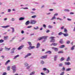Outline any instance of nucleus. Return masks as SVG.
Here are the masks:
<instances>
[{
  "mask_svg": "<svg viewBox=\"0 0 75 75\" xmlns=\"http://www.w3.org/2000/svg\"><path fill=\"white\" fill-rule=\"evenodd\" d=\"M47 38H48V36H42L38 38V40L40 41V40H43V39L45 40V39H47Z\"/></svg>",
  "mask_w": 75,
  "mask_h": 75,
  "instance_id": "1",
  "label": "nucleus"
},
{
  "mask_svg": "<svg viewBox=\"0 0 75 75\" xmlns=\"http://www.w3.org/2000/svg\"><path fill=\"white\" fill-rule=\"evenodd\" d=\"M11 69L13 70V73L16 72V66L13 65L12 66V67L11 68Z\"/></svg>",
  "mask_w": 75,
  "mask_h": 75,
  "instance_id": "2",
  "label": "nucleus"
},
{
  "mask_svg": "<svg viewBox=\"0 0 75 75\" xmlns=\"http://www.w3.org/2000/svg\"><path fill=\"white\" fill-rule=\"evenodd\" d=\"M50 38L51 39L50 41V42H55V39H54V38H55V37L51 36L50 37Z\"/></svg>",
  "mask_w": 75,
  "mask_h": 75,
  "instance_id": "3",
  "label": "nucleus"
},
{
  "mask_svg": "<svg viewBox=\"0 0 75 75\" xmlns=\"http://www.w3.org/2000/svg\"><path fill=\"white\" fill-rule=\"evenodd\" d=\"M36 21L34 20H31L30 21V23L31 24H35L36 23Z\"/></svg>",
  "mask_w": 75,
  "mask_h": 75,
  "instance_id": "4",
  "label": "nucleus"
},
{
  "mask_svg": "<svg viewBox=\"0 0 75 75\" xmlns=\"http://www.w3.org/2000/svg\"><path fill=\"white\" fill-rule=\"evenodd\" d=\"M47 58V55H46L42 56L40 57L41 59H45Z\"/></svg>",
  "mask_w": 75,
  "mask_h": 75,
  "instance_id": "5",
  "label": "nucleus"
},
{
  "mask_svg": "<svg viewBox=\"0 0 75 75\" xmlns=\"http://www.w3.org/2000/svg\"><path fill=\"white\" fill-rule=\"evenodd\" d=\"M24 47V45H22L21 46H20L18 48V50H21V49H22V48H23V47Z\"/></svg>",
  "mask_w": 75,
  "mask_h": 75,
  "instance_id": "6",
  "label": "nucleus"
},
{
  "mask_svg": "<svg viewBox=\"0 0 75 75\" xmlns=\"http://www.w3.org/2000/svg\"><path fill=\"white\" fill-rule=\"evenodd\" d=\"M52 49H54V51H56V52H57L58 51V49L57 48L54 47H52Z\"/></svg>",
  "mask_w": 75,
  "mask_h": 75,
  "instance_id": "7",
  "label": "nucleus"
},
{
  "mask_svg": "<svg viewBox=\"0 0 75 75\" xmlns=\"http://www.w3.org/2000/svg\"><path fill=\"white\" fill-rule=\"evenodd\" d=\"M31 55V53H28V54L26 55L25 56V58H27V57H29V56H30V55Z\"/></svg>",
  "mask_w": 75,
  "mask_h": 75,
  "instance_id": "8",
  "label": "nucleus"
},
{
  "mask_svg": "<svg viewBox=\"0 0 75 75\" xmlns=\"http://www.w3.org/2000/svg\"><path fill=\"white\" fill-rule=\"evenodd\" d=\"M30 21H28L26 22L25 24V25H28V24H30Z\"/></svg>",
  "mask_w": 75,
  "mask_h": 75,
  "instance_id": "9",
  "label": "nucleus"
},
{
  "mask_svg": "<svg viewBox=\"0 0 75 75\" xmlns=\"http://www.w3.org/2000/svg\"><path fill=\"white\" fill-rule=\"evenodd\" d=\"M65 64L67 65H70V64H71V63L69 62H65Z\"/></svg>",
  "mask_w": 75,
  "mask_h": 75,
  "instance_id": "10",
  "label": "nucleus"
},
{
  "mask_svg": "<svg viewBox=\"0 0 75 75\" xmlns=\"http://www.w3.org/2000/svg\"><path fill=\"white\" fill-rule=\"evenodd\" d=\"M52 45H53L54 46H56V45H58V44L55 43H54L51 44V45L52 46Z\"/></svg>",
  "mask_w": 75,
  "mask_h": 75,
  "instance_id": "11",
  "label": "nucleus"
},
{
  "mask_svg": "<svg viewBox=\"0 0 75 75\" xmlns=\"http://www.w3.org/2000/svg\"><path fill=\"white\" fill-rule=\"evenodd\" d=\"M63 34L65 37L68 36V33H63Z\"/></svg>",
  "mask_w": 75,
  "mask_h": 75,
  "instance_id": "12",
  "label": "nucleus"
},
{
  "mask_svg": "<svg viewBox=\"0 0 75 75\" xmlns=\"http://www.w3.org/2000/svg\"><path fill=\"white\" fill-rule=\"evenodd\" d=\"M50 54L51 53V52L50 51H48L45 52V54Z\"/></svg>",
  "mask_w": 75,
  "mask_h": 75,
  "instance_id": "13",
  "label": "nucleus"
},
{
  "mask_svg": "<svg viewBox=\"0 0 75 75\" xmlns=\"http://www.w3.org/2000/svg\"><path fill=\"white\" fill-rule=\"evenodd\" d=\"M10 27V25H7L6 26H2V27L3 28H7V27Z\"/></svg>",
  "mask_w": 75,
  "mask_h": 75,
  "instance_id": "14",
  "label": "nucleus"
},
{
  "mask_svg": "<svg viewBox=\"0 0 75 75\" xmlns=\"http://www.w3.org/2000/svg\"><path fill=\"white\" fill-rule=\"evenodd\" d=\"M40 46V44L39 43H37L36 48H39Z\"/></svg>",
  "mask_w": 75,
  "mask_h": 75,
  "instance_id": "15",
  "label": "nucleus"
},
{
  "mask_svg": "<svg viewBox=\"0 0 75 75\" xmlns=\"http://www.w3.org/2000/svg\"><path fill=\"white\" fill-rule=\"evenodd\" d=\"M24 20V18L21 17L19 19V20H20L21 21V20Z\"/></svg>",
  "mask_w": 75,
  "mask_h": 75,
  "instance_id": "16",
  "label": "nucleus"
},
{
  "mask_svg": "<svg viewBox=\"0 0 75 75\" xmlns=\"http://www.w3.org/2000/svg\"><path fill=\"white\" fill-rule=\"evenodd\" d=\"M65 47V45H62L60 46V47H59V48H64Z\"/></svg>",
  "mask_w": 75,
  "mask_h": 75,
  "instance_id": "17",
  "label": "nucleus"
},
{
  "mask_svg": "<svg viewBox=\"0 0 75 75\" xmlns=\"http://www.w3.org/2000/svg\"><path fill=\"white\" fill-rule=\"evenodd\" d=\"M64 52L62 50L60 51H59L58 52V54H61V53H63Z\"/></svg>",
  "mask_w": 75,
  "mask_h": 75,
  "instance_id": "18",
  "label": "nucleus"
},
{
  "mask_svg": "<svg viewBox=\"0 0 75 75\" xmlns=\"http://www.w3.org/2000/svg\"><path fill=\"white\" fill-rule=\"evenodd\" d=\"M10 62V60H8V61L6 62V63H5V65H7L8 63H9Z\"/></svg>",
  "mask_w": 75,
  "mask_h": 75,
  "instance_id": "19",
  "label": "nucleus"
},
{
  "mask_svg": "<svg viewBox=\"0 0 75 75\" xmlns=\"http://www.w3.org/2000/svg\"><path fill=\"white\" fill-rule=\"evenodd\" d=\"M5 49L6 50V51H9V50H10V49H11V48H7L6 47H5Z\"/></svg>",
  "mask_w": 75,
  "mask_h": 75,
  "instance_id": "20",
  "label": "nucleus"
},
{
  "mask_svg": "<svg viewBox=\"0 0 75 75\" xmlns=\"http://www.w3.org/2000/svg\"><path fill=\"white\" fill-rule=\"evenodd\" d=\"M75 47V45L73 46L71 49V50H74V48Z\"/></svg>",
  "mask_w": 75,
  "mask_h": 75,
  "instance_id": "21",
  "label": "nucleus"
},
{
  "mask_svg": "<svg viewBox=\"0 0 75 75\" xmlns=\"http://www.w3.org/2000/svg\"><path fill=\"white\" fill-rule=\"evenodd\" d=\"M64 32H65V33H68L67 30V29L66 28H64Z\"/></svg>",
  "mask_w": 75,
  "mask_h": 75,
  "instance_id": "22",
  "label": "nucleus"
},
{
  "mask_svg": "<svg viewBox=\"0 0 75 75\" xmlns=\"http://www.w3.org/2000/svg\"><path fill=\"white\" fill-rule=\"evenodd\" d=\"M28 43L30 46H31L32 45V44H31V43L30 42H28Z\"/></svg>",
  "mask_w": 75,
  "mask_h": 75,
  "instance_id": "23",
  "label": "nucleus"
},
{
  "mask_svg": "<svg viewBox=\"0 0 75 75\" xmlns=\"http://www.w3.org/2000/svg\"><path fill=\"white\" fill-rule=\"evenodd\" d=\"M70 60V57H68L67 59V61H69Z\"/></svg>",
  "mask_w": 75,
  "mask_h": 75,
  "instance_id": "24",
  "label": "nucleus"
},
{
  "mask_svg": "<svg viewBox=\"0 0 75 75\" xmlns=\"http://www.w3.org/2000/svg\"><path fill=\"white\" fill-rule=\"evenodd\" d=\"M65 59V58L64 57H62L61 58V59L60 60L61 61H64Z\"/></svg>",
  "mask_w": 75,
  "mask_h": 75,
  "instance_id": "25",
  "label": "nucleus"
},
{
  "mask_svg": "<svg viewBox=\"0 0 75 75\" xmlns=\"http://www.w3.org/2000/svg\"><path fill=\"white\" fill-rule=\"evenodd\" d=\"M4 40H7V38H8V36H5L4 37Z\"/></svg>",
  "mask_w": 75,
  "mask_h": 75,
  "instance_id": "26",
  "label": "nucleus"
},
{
  "mask_svg": "<svg viewBox=\"0 0 75 75\" xmlns=\"http://www.w3.org/2000/svg\"><path fill=\"white\" fill-rule=\"evenodd\" d=\"M35 74V72L33 71L30 74V75H33V74Z\"/></svg>",
  "mask_w": 75,
  "mask_h": 75,
  "instance_id": "27",
  "label": "nucleus"
},
{
  "mask_svg": "<svg viewBox=\"0 0 75 75\" xmlns=\"http://www.w3.org/2000/svg\"><path fill=\"white\" fill-rule=\"evenodd\" d=\"M4 42V40H0V43H2Z\"/></svg>",
  "mask_w": 75,
  "mask_h": 75,
  "instance_id": "28",
  "label": "nucleus"
},
{
  "mask_svg": "<svg viewBox=\"0 0 75 75\" xmlns=\"http://www.w3.org/2000/svg\"><path fill=\"white\" fill-rule=\"evenodd\" d=\"M19 57V55H17L15 56V57L14 58V59H16V58H17V57Z\"/></svg>",
  "mask_w": 75,
  "mask_h": 75,
  "instance_id": "29",
  "label": "nucleus"
},
{
  "mask_svg": "<svg viewBox=\"0 0 75 75\" xmlns=\"http://www.w3.org/2000/svg\"><path fill=\"white\" fill-rule=\"evenodd\" d=\"M59 42H60L61 44H62L63 43V41H62V40H61L59 41Z\"/></svg>",
  "mask_w": 75,
  "mask_h": 75,
  "instance_id": "30",
  "label": "nucleus"
},
{
  "mask_svg": "<svg viewBox=\"0 0 75 75\" xmlns=\"http://www.w3.org/2000/svg\"><path fill=\"white\" fill-rule=\"evenodd\" d=\"M48 28H52V26L51 25H49L48 26Z\"/></svg>",
  "mask_w": 75,
  "mask_h": 75,
  "instance_id": "31",
  "label": "nucleus"
},
{
  "mask_svg": "<svg viewBox=\"0 0 75 75\" xmlns=\"http://www.w3.org/2000/svg\"><path fill=\"white\" fill-rule=\"evenodd\" d=\"M57 20H60L61 21H62V19L59 18H57Z\"/></svg>",
  "mask_w": 75,
  "mask_h": 75,
  "instance_id": "32",
  "label": "nucleus"
},
{
  "mask_svg": "<svg viewBox=\"0 0 75 75\" xmlns=\"http://www.w3.org/2000/svg\"><path fill=\"white\" fill-rule=\"evenodd\" d=\"M62 34H63V33H62V32H60L58 34V35H62Z\"/></svg>",
  "mask_w": 75,
  "mask_h": 75,
  "instance_id": "33",
  "label": "nucleus"
},
{
  "mask_svg": "<svg viewBox=\"0 0 75 75\" xmlns=\"http://www.w3.org/2000/svg\"><path fill=\"white\" fill-rule=\"evenodd\" d=\"M62 69V71H65V67H63Z\"/></svg>",
  "mask_w": 75,
  "mask_h": 75,
  "instance_id": "34",
  "label": "nucleus"
},
{
  "mask_svg": "<svg viewBox=\"0 0 75 75\" xmlns=\"http://www.w3.org/2000/svg\"><path fill=\"white\" fill-rule=\"evenodd\" d=\"M55 19V16H54L53 17L52 19H51V20H54V19Z\"/></svg>",
  "mask_w": 75,
  "mask_h": 75,
  "instance_id": "35",
  "label": "nucleus"
},
{
  "mask_svg": "<svg viewBox=\"0 0 75 75\" xmlns=\"http://www.w3.org/2000/svg\"><path fill=\"white\" fill-rule=\"evenodd\" d=\"M71 68H69V69H66V71H70V70H71Z\"/></svg>",
  "mask_w": 75,
  "mask_h": 75,
  "instance_id": "36",
  "label": "nucleus"
},
{
  "mask_svg": "<svg viewBox=\"0 0 75 75\" xmlns=\"http://www.w3.org/2000/svg\"><path fill=\"white\" fill-rule=\"evenodd\" d=\"M25 67H27V66H28V64L27 63H25Z\"/></svg>",
  "mask_w": 75,
  "mask_h": 75,
  "instance_id": "37",
  "label": "nucleus"
},
{
  "mask_svg": "<svg viewBox=\"0 0 75 75\" xmlns=\"http://www.w3.org/2000/svg\"><path fill=\"white\" fill-rule=\"evenodd\" d=\"M34 30H37V29H38V26H37L36 27V28L35 27H34Z\"/></svg>",
  "mask_w": 75,
  "mask_h": 75,
  "instance_id": "38",
  "label": "nucleus"
},
{
  "mask_svg": "<svg viewBox=\"0 0 75 75\" xmlns=\"http://www.w3.org/2000/svg\"><path fill=\"white\" fill-rule=\"evenodd\" d=\"M35 17H36V15L32 16V18H35Z\"/></svg>",
  "mask_w": 75,
  "mask_h": 75,
  "instance_id": "39",
  "label": "nucleus"
},
{
  "mask_svg": "<svg viewBox=\"0 0 75 75\" xmlns=\"http://www.w3.org/2000/svg\"><path fill=\"white\" fill-rule=\"evenodd\" d=\"M10 67L8 66V67L7 68L8 71H9V70H10Z\"/></svg>",
  "mask_w": 75,
  "mask_h": 75,
  "instance_id": "40",
  "label": "nucleus"
},
{
  "mask_svg": "<svg viewBox=\"0 0 75 75\" xmlns=\"http://www.w3.org/2000/svg\"><path fill=\"white\" fill-rule=\"evenodd\" d=\"M64 72L63 71L60 74V75H64Z\"/></svg>",
  "mask_w": 75,
  "mask_h": 75,
  "instance_id": "41",
  "label": "nucleus"
},
{
  "mask_svg": "<svg viewBox=\"0 0 75 75\" xmlns=\"http://www.w3.org/2000/svg\"><path fill=\"white\" fill-rule=\"evenodd\" d=\"M59 67H62V64L61 63L59 64Z\"/></svg>",
  "mask_w": 75,
  "mask_h": 75,
  "instance_id": "42",
  "label": "nucleus"
},
{
  "mask_svg": "<svg viewBox=\"0 0 75 75\" xmlns=\"http://www.w3.org/2000/svg\"><path fill=\"white\" fill-rule=\"evenodd\" d=\"M12 33H14V29L13 28H12Z\"/></svg>",
  "mask_w": 75,
  "mask_h": 75,
  "instance_id": "43",
  "label": "nucleus"
},
{
  "mask_svg": "<svg viewBox=\"0 0 75 75\" xmlns=\"http://www.w3.org/2000/svg\"><path fill=\"white\" fill-rule=\"evenodd\" d=\"M64 11H65L69 12V10L68 9H65L64 10Z\"/></svg>",
  "mask_w": 75,
  "mask_h": 75,
  "instance_id": "44",
  "label": "nucleus"
},
{
  "mask_svg": "<svg viewBox=\"0 0 75 75\" xmlns=\"http://www.w3.org/2000/svg\"><path fill=\"white\" fill-rule=\"evenodd\" d=\"M7 75V73H6V72H4L3 73L2 75Z\"/></svg>",
  "mask_w": 75,
  "mask_h": 75,
  "instance_id": "45",
  "label": "nucleus"
},
{
  "mask_svg": "<svg viewBox=\"0 0 75 75\" xmlns=\"http://www.w3.org/2000/svg\"><path fill=\"white\" fill-rule=\"evenodd\" d=\"M28 50H31V46L28 47Z\"/></svg>",
  "mask_w": 75,
  "mask_h": 75,
  "instance_id": "46",
  "label": "nucleus"
},
{
  "mask_svg": "<svg viewBox=\"0 0 75 75\" xmlns=\"http://www.w3.org/2000/svg\"><path fill=\"white\" fill-rule=\"evenodd\" d=\"M41 64H44V62L43 61H42L41 62Z\"/></svg>",
  "mask_w": 75,
  "mask_h": 75,
  "instance_id": "47",
  "label": "nucleus"
},
{
  "mask_svg": "<svg viewBox=\"0 0 75 75\" xmlns=\"http://www.w3.org/2000/svg\"><path fill=\"white\" fill-rule=\"evenodd\" d=\"M43 71H47V69L46 68H44L43 69Z\"/></svg>",
  "mask_w": 75,
  "mask_h": 75,
  "instance_id": "48",
  "label": "nucleus"
},
{
  "mask_svg": "<svg viewBox=\"0 0 75 75\" xmlns=\"http://www.w3.org/2000/svg\"><path fill=\"white\" fill-rule=\"evenodd\" d=\"M31 47V49H33V48H35V46H30Z\"/></svg>",
  "mask_w": 75,
  "mask_h": 75,
  "instance_id": "49",
  "label": "nucleus"
},
{
  "mask_svg": "<svg viewBox=\"0 0 75 75\" xmlns=\"http://www.w3.org/2000/svg\"><path fill=\"white\" fill-rule=\"evenodd\" d=\"M67 44H69V43H70V41H67Z\"/></svg>",
  "mask_w": 75,
  "mask_h": 75,
  "instance_id": "50",
  "label": "nucleus"
},
{
  "mask_svg": "<svg viewBox=\"0 0 75 75\" xmlns=\"http://www.w3.org/2000/svg\"><path fill=\"white\" fill-rule=\"evenodd\" d=\"M65 26H63L62 27H61V30H63V29H64V27Z\"/></svg>",
  "mask_w": 75,
  "mask_h": 75,
  "instance_id": "51",
  "label": "nucleus"
},
{
  "mask_svg": "<svg viewBox=\"0 0 75 75\" xmlns=\"http://www.w3.org/2000/svg\"><path fill=\"white\" fill-rule=\"evenodd\" d=\"M50 30H47V31H46V32L47 33H49V32H50Z\"/></svg>",
  "mask_w": 75,
  "mask_h": 75,
  "instance_id": "52",
  "label": "nucleus"
},
{
  "mask_svg": "<svg viewBox=\"0 0 75 75\" xmlns=\"http://www.w3.org/2000/svg\"><path fill=\"white\" fill-rule=\"evenodd\" d=\"M43 27H44V28H46V25L45 24H44L43 25Z\"/></svg>",
  "mask_w": 75,
  "mask_h": 75,
  "instance_id": "53",
  "label": "nucleus"
},
{
  "mask_svg": "<svg viewBox=\"0 0 75 75\" xmlns=\"http://www.w3.org/2000/svg\"><path fill=\"white\" fill-rule=\"evenodd\" d=\"M67 20H68V21H71V19H69V18H67Z\"/></svg>",
  "mask_w": 75,
  "mask_h": 75,
  "instance_id": "54",
  "label": "nucleus"
},
{
  "mask_svg": "<svg viewBox=\"0 0 75 75\" xmlns=\"http://www.w3.org/2000/svg\"><path fill=\"white\" fill-rule=\"evenodd\" d=\"M30 67H31V66H28V67L27 68V69H29L30 68Z\"/></svg>",
  "mask_w": 75,
  "mask_h": 75,
  "instance_id": "55",
  "label": "nucleus"
},
{
  "mask_svg": "<svg viewBox=\"0 0 75 75\" xmlns=\"http://www.w3.org/2000/svg\"><path fill=\"white\" fill-rule=\"evenodd\" d=\"M31 27H32V26H28L27 27V28H31Z\"/></svg>",
  "mask_w": 75,
  "mask_h": 75,
  "instance_id": "56",
  "label": "nucleus"
},
{
  "mask_svg": "<svg viewBox=\"0 0 75 75\" xmlns=\"http://www.w3.org/2000/svg\"><path fill=\"white\" fill-rule=\"evenodd\" d=\"M24 31L23 30H22L21 32V33L22 34H24Z\"/></svg>",
  "mask_w": 75,
  "mask_h": 75,
  "instance_id": "57",
  "label": "nucleus"
},
{
  "mask_svg": "<svg viewBox=\"0 0 75 75\" xmlns=\"http://www.w3.org/2000/svg\"><path fill=\"white\" fill-rule=\"evenodd\" d=\"M41 74L42 75H45V74L44 73H41Z\"/></svg>",
  "mask_w": 75,
  "mask_h": 75,
  "instance_id": "58",
  "label": "nucleus"
},
{
  "mask_svg": "<svg viewBox=\"0 0 75 75\" xmlns=\"http://www.w3.org/2000/svg\"><path fill=\"white\" fill-rule=\"evenodd\" d=\"M58 13H56L55 14L54 16H58Z\"/></svg>",
  "mask_w": 75,
  "mask_h": 75,
  "instance_id": "59",
  "label": "nucleus"
},
{
  "mask_svg": "<svg viewBox=\"0 0 75 75\" xmlns=\"http://www.w3.org/2000/svg\"><path fill=\"white\" fill-rule=\"evenodd\" d=\"M57 57H58V56H54V58H57Z\"/></svg>",
  "mask_w": 75,
  "mask_h": 75,
  "instance_id": "60",
  "label": "nucleus"
},
{
  "mask_svg": "<svg viewBox=\"0 0 75 75\" xmlns=\"http://www.w3.org/2000/svg\"><path fill=\"white\" fill-rule=\"evenodd\" d=\"M70 14H74V13L73 12H71L70 13Z\"/></svg>",
  "mask_w": 75,
  "mask_h": 75,
  "instance_id": "61",
  "label": "nucleus"
},
{
  "mask_svg": "<svg viewBox=\"0 0 75 75\" xmlns=\"http://www.w3.org/2000/svg\"><path fill=\"white\" fill-rule=\"evenodd\" d=\"M10 11H11V10L10 9H8V12H10Z\"/></svg>",
  "mask_w": 75,
  "mask_h": 75,
  "instance_id": "62",
  "label": "nucleus"
},
{
  "mask_svg": "<svg viewBox=\"0 0 75 75\" xmlns=\"http://www.w3.org/2000/svg\"><path fill=\"white\" fill-rule=\"evenodd\" d=\"M23 9H28V8H23Z\"/></svg>",
  "mask_w": 75,
  "mask_h": 75,
  "instance_id": "63",
  "label": "nucleus"
},
{
  "mask_svg": "<svg viewBox=\"0 0 75 75\" xmlns=\"http://www.w3.org/2000/svg\"><path fill=\"white\" fill-rule=\"evenodd\" d=\"M49 11H53V9H50L49 10Z\"/></svg>",
  "mask_w": 75,
  "mask_h": 75,
  "instance_id": "64",
  "label": "nucleus"
}]
</instances>
